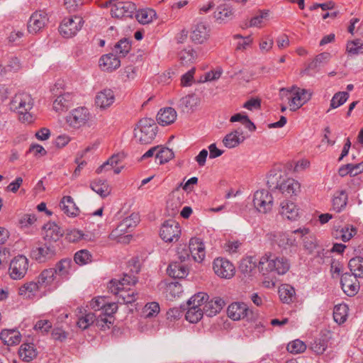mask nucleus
I'll use <instances>...</instances> for the list:
<instances>
[{"mask_svg":"<svg viewBox=\"0 0 363 363\" xmlns=\"http://www.w3.org/2000/svg\"><path fill=\"white\" fill-rule=\"evenodd\" d=\"M34 100L31 95L26 92L16 94L11 101V109L16 111L18 118L22 123H30L35 120V115L32 110Z\"/></svg>","mask_w":363,"mask_h":363,"instance_id":"1","label":"nucleus"},{"mask_svg":"<svg viewBox=\"0 0 363 363\" xmlns=\"http://www.w3.org/2000/svg\"><path fill=\"white\" fill-rule=\"evenodd\" d=\"M258 267L264 275L269 272L283 275L289 270L290 262L284 257H277L269 253L265 254L260 258Z\"/></svg>","mask_w":363,"mask_h":363,"instance_id":"2","label":"nucleus"},{"mask_svg":"<svg viewBox=\"0 0 363 363\" xmlns=\"http://www.w3.org/2000/svg\"><path fill=\"white\" fill-rule=\"evenodd\" d=\"M279 96L281 99L286 97L289 100L291 111H296L311 99L312 92L294 85L289 88L280 89Z\"/></svg>","mask_w":363,"mask_h":363,"instance_id":"3","label":"nucleus"},{"mask_svg":"<svg viewBox=\"0 0 363 363\" xmlns=\"http://www.w3.org/2000/svg\"><path fill=\"white\" fill-rule=\"evenodd\" d=\"M157 125L152 118H144L140 120L135 128V137L142 144L150 143L155 138Z\"/></svg>","mask_w":363,"mask_h":363,"instance_id":"4","label":"nucleus"},{"mask_svg":"<svg viewBox=\"0 0 363 363\" xmlns=\"http://www.w3.org/2000/svg\"><path fill=\"white\" fill-rule=\"evenodd\" d=\"M139 216L136 213H132L130 216L125 218L118 226L112 230L110 234L111 238L117 240L118 242H128L131 235H123L131 232L139 223Z\"/></svg>","mask_w":363,"mask_h":363,"instance_id":"5","label":"nucleus"},{"mask_svg":"<svg viewBox=\"0 0 363 363\" xmlns=\"http://www.w3.org/2000/svg\"><path fill=\"white\" fill-rule=\"evenodd\" d=\"M56 254V246L52 242H40L33 247L31 257L39 263L51 259Z\"/></svg>","mask_w":363,"mask_h":363,"instance_id":"6","label":"nucleus"},{"mask_svg":"<svg viewBox=\"0 0 363 363\" xmlns=\"http://www.w3.org/2000/svg\"><path fill=\"white\" fill-rule=\"evenodd\" d=\"M91 113L86 107H77L72 110L66 116L67 124L72 128L79 129L89 122Z\"/></svg>","mask_w":363,"mask_h":363,"instance_id":"7","label":"nucleus"},{"mask_svg":"<svg viewBox=\"0 0 363 363\" xmlns=\"http://www.w3.org/2000/svg\"><path fill=\"white\" fill-rule=\"evenodd\" d=\"M308 233L309 229L307 228H300L292 231L291 233L282 232L277 233L274 235V242L280 248L287 249L288 247L296 245V239L294 235L298 234L300 237H303L308 234Z\"/></svg>","mask_w":363,"mask_h":363,"instance_id":"8","label":"nucleus"},{"mask_svg":"<svg viewBox=\"0 0 363 363\" xmlns=\"http://www.w3.org/2000/svg\"><path fill=\"white\" fill-rule=\"evenodd\" d=\"M83 24V18L79 16L67 17L60 23L59 31L64 38H72L81 30Z\"/></svg>","mask_w":363,"mask_h":363,"instance_id":"9","label":"nucleus"},{"mask_svg":"<svg viewBox=\"0 0 363 363\" xmlns=\"http://www.w3.org/2000/svg\"><path fill=\"white\" fill-rule=\"evenodd\" d=\"M253 204L257 211L267 213L272 208L273 197L267 190H258L254 194Z\"/></svg>","mask_w":363,"mask_h":363,"instance_id":"10","label":"nucleus"},{"mask_svg":"<svg viewBox=\"0 0 363 363\" xmlns=\"http://www.w3.org/2000/svg\"><path fill=\"white\" fill-rule=\"evenodd\" d=\"M181 235L179 224L174 220L165 221L160 232V238L166 242L177 241Z\"/></svg>","mask_w":363,"mask_h":363,"instance_id":"11","label":"nucleus"},{"mask_svg":"<svg viewBox=\"0 0 363 363\" xmlns=\"http://www.w3.org/2000/svg\"><path fill=\"white\" fill-rule=\"evenodd\" d=\"M28 269V259L23 255L14 257L9 266V274L13 279H21L26 275Z\"/></svg>","mask_w":363,"mask_h":363,"instance_id":"12","label":"nucleus"},{"mask_svg":"<svg viewBox=\"0 0 363 363\" xmlns=\"http://www.w3.org/2000/svg\"><path fill=\"white\" fill-rule=\"evenodd\" d=\"M210 30V26L206 22L198 21L191 28L190 38L196 44H202L208 39Z\"/></svg>","mask_w":363,"mask_h":363,"instance_id":"13","label":"nucleus"},{"mask_svg":"<svg viewBox=\"0 0 363 363\" xmlns=\"http://www.w3.org/2000/svg\"><path fill=\"white\" fill-rule=\"evenodd\" d=\"M215 274L224 279H230L235 274V267L226 259L216 258L213 263Z\"/></svg>","mask_w":363,"mask_h":363,"instance_id":"14","label":"nucleus"},{"mask_svg":"<svg viewBox=\"0 0 363 363\" xmlns=\"http://www.w3.org/2000/svg\"><path fill=\"white\" fill-rule=\"evenodd\" d=\"M48 22L47 13L43 11L34 12L28 22V30L30 33L40 31Z\"/></svg>","mask_w":363,"mask_h":363,"instance_id":"15","label":"nucleus"},{"mask_svg":"<svg viewBox=\"0 0 363 363\" xmlns=\"http://www.w3.org/2000/svg\"><path fill=\"white\" fill-rule=\"evenodd\" d=\"M136 10L135 4L130 1H118L111 8V15L116 18L131 17Z\"/></svg>","mask_w":363,"mask_h":363,"instance_id":"16","label":"nucleus"},{"mask_svg":"<svg viewBox=\"0 0 363 363\" xmlns=\"http://www.w3.org/2000/svg\"><path fill=\"white\" fill-rule=\"evenodd\" d=\"M137 281L135 275L125 274L122 279H111L108 284V289L112 294L117 296L124 286L134 285Z\"/></svg>","mask_w":363,"mask_h":363,"instance_id":"17","label":"nucleus"},{"mask_svg":"<svg viewBox=\"0 0 363 363\" xmlns=\"http://www.w3.org/2000/svg\"><path fill=\"white\" fill-rule=\"evenodd\" d=\"M251 313L252 311L249 309L247 304L244 303H233L228 308V315L233 320L249 318Z\"/></svg>","mask_w":363,"mask_h":363,"instance_id":"18","label":"nucleus"},{"mask_svg":"<svg viewBox=\"0 0 363 363\" xmlns=\"http://www.w3.org/2000/svg\"><path fill=\"white\" fill-rule=\"evenodd\" d=\"M186 248L194 261L201 262L205 258V247L201 239L199 238H192L189 240V247Z\"/></svg>","mask_w":363,"mask_h":363,"instance_id":"19","label":"nucleus"},{"mask_svg":"<svg viewBox=\"0 0 363 363\" xmlns=\"http://www.w3.org/2000/svg\"><path fill=\"white\" fill-rule=\"evenodd\" d=\"M357 277L350 273H345L342 275L340 284L343 291L349 296H353L357 294L359 285L357 282Z\"/></svg>","mask_w":363,"mask_h":363,"instance_id":"20","label":"nucleus"},{"mask_svg":"<svg viewBox=\"0 0 363 363\" xmlns=\"http://www.w3.org/2000/svg\"><path fill=\"white\" fill-rule=\"evenodd\" d=\"M279 189L286 197L297 196L301 191V185L295 179L289 178L279 185Z\"/></svg>","mask_w":363,"mask_h":363,"instance_id":"21","label":"nucleus"},{"mask_svg":"<svg viewBox=\"0 0 363 363\" xmlns=\"http://www.w3.org/2000/svg\"><path fill=\"white\" fill-rule=\"evenodd\" d=\"M121 65L119 57L113 53L104 55L99 60V66L103 71L112 72Z\"/></svg>","mask_w":363,"mask_h":363,"instance_id":"22","label":"nucleus"},{"mask_svg":"<svg viewBox=\"0 0 363 363\" xmlns=\"http://www.w3.org/2000/svg\"><path fill=\"white\" fill-rule=\"evenodd\" d=\"M115 101L113 91L110 89H104L99 91L95 98V103L97 106L105 109L111 106Z\"/></svg>","mask_w":363,"mask_h":363,"instance_id":"23","label":"nucleus"},{"mask_svg":"<svg viewBox=\"0 0 363 363\" xmlns=\"http://www.w3.org/2000/svg\"><path fill=\"white\" fill-rule=\"evenodd\" d=\"M279 213L289 220H295L299 216L298 208L296 204L287 200L280 203Z\"/></svg>","mask_w":363,"mask_h":363,"instance_id":"24","label":"nucleus"},{"mask_svg":"<svg viewBox=\"0 0 363 363\" xmlns=\"http://www.w3.org/2000/svg\"><path fill=\"white\" fill-rule=\"evenodd\" d=\"M245 140L242 130L238 128L234 131L227 134L223 139V143L228 148H233L238 146Z\"/></svg>","mask_w":363,"mask_h":363,"instance_id":"25","label":"nucleus"},{"mask_svg":"<svg viewBox=\"0 0 363 363\" xmlns=\"http://www.w3.org/2000/svg\"><path fill=\"white\" fill-rule=\"evenodd\" d=\"M44 240L52 242L56 246V242L63 235V231L55 223H49L44 225Z\"/></svg>","mask_w":363,"mask_h":363,"instance_id":"26","label":"nucleus"},{"mask_svg":"<svg viewBox=\"0 0 363 363\" xmlns=\"http://www.w3.org/2000/svg\"><path fill=\"white\" fill-rule=\"evenodd\" d=\"M177 116V112L173 108L166 107L160 110L157 116V121L161 125H168L176 121Z\"/></svg>","mask_w":363,"mask_h":363,"instance_id":"27","label":"nucleus"},{"mask_svg":"<svg viewBox=\"0 0 363 363\" xmlns=\"http://www.w3.org/2000/svg\"><path fill=\"white\" fill-rule=\"evenodd\" d=\"M348 201V194L345 190H338L335 191L332 197L333 209L340 213L347 206Z\"/></svg>","mask_w":363,"mask_h":363,"instance_id":"28","label":"nucleus"},{"mask_svg":"<svg viewBox=\"0 0 363 363\" xmlns=\"http://www.w3.org/2000/svg\"><path fill=\"white\" fill-rule=\"evenodd\" d=\"M167 272L173 278L182 279L187 276L189 268L186 264L175 261L169 264Z\"/></svg>","mask_w":363,"mask_h":363,"instance_id":"29","label":"nucleus"},{"mask_svg":"<svg viewBox=\"0 0 363 363\" xmlns=\"http://www.w3.org/2000/svg\"><path fill=\"white\" fill-rule=\"evenodd\" d=\"M0 339L4 345L13 346L21 342V335L17 330L4 329L0 333Z\"/></svg>","mask_w":363,"mask_h":363,"instance_id":"30","label":"nucleus"},{"mask_svg":"<svg viewBox=\"0 0 363 363\" xmlns=\"http://www.w3.org/2000/svg\"><path fill=\"white\" fill-rule=\"evenodd\" d=\"M225 306L224 301L216 297L209 301H206L203 307V313L208 317H212L218 313Z\"/></svg>","mask_w":363,"mask_h":363,"instance_id":"31","label":"nucleus"},{"mask_svg":"<svg viewBox=\"0 0 363 363\" xmlns=\"http://www.w3.org/2000/svg\"><path fill=\"white\" fill-rule=\"evenodd\" d=\"M199 103V99L194 94L186 95L179 99L177 106L182 112H189L194 110Z\"/></svg>","mask_w":363,"mask_h":363,"instance_id":"32","label":"nucleus"},{"mask_svg":"<svg viewBox=\"0 0 363 363\" xmlns=\"http://www.w3.org/2000/svg\"><path fill=\"white\" fill-rule=\"evenodd\" d=\"M234 16V12L233 8L227 4H221L217 7L216 11L214 12V17L216 21L220 23H225L231 19Z\"/></svg>","mask_w":363,"mask_h":363,"instance_id":"33","label":"nucleus"},{"mask_svg":"<svg viewBox=\"0 0 363 363\" xmlns=\"http://www.w3.org/2000/svg\"><path fill=\"white\" fill-rule=\"evenodd\" d=\"M38 283L32 281L27 282L18 288V295L26 299L33 298L40 290Z\"/></svg>","mask_w":363,"mask_h":363,"instance_id":"34","label":"nucleus"},{"mask_svg":"<svg viewBox=\"0 0 363 363\" xmlns=\"http://www.w3.org/2000/svg\"><path fill=\"white\" fill-rule=\"evenodd\" d=\"M73 95L69 92L60 94L53 101V109L57 111H63L72 104Z\"/></svg>","mask_w":363,"mask_h":363,"instance_id":"35","label":"nucleus"},{"mask_svg":"<svg viewBox=\"0 0 363 363\" xmlns=\"http://www.w3.org/2000/svg\"><path fill=\"white\" fill-rule=\"evenodd\" d=\"M72 261L71 259L65 258L59 261L54 269L55 274L61 278H67L72 272Z\"/></svg>","mask_w":363,"mask_h":363,"instance_id":"36","label":"nucleus"},{"mask_svg":"<svg viewBox=\"0 0 363 363\" xmlns=\"http://www.w3.org/2000/svg\"><path fill=\"white\" fill-rule=\"evenodd\" d=\"M60 206L62 211L68 216L74 217L79 214V209L76 206L73 199L69 196L62 198Z\"/></svg>","mask_w":363,"mask_h":363,"instance_id":"37","label":"nucleus"},{"mask_svg":"<svg viewBox=\"0 0 363 363\" xmlns=\"http://www.w3.org/2000/svg\"><path fill=\"white\" fill-rule=\"evenodd\" d=\"M18 354L22 360L29 362L36 357L38 352L33 343H23L18 350Z\"/></svg>","mask_w":363,"mask_h":363,"instance_id":"38","label":"nucleus"},{"mask_svg":"<svg viewBox=\"0 0 363 363\" xmlns=\"http://www.w3.org/2000/svg\"><path fill=\"white\" fill-rule=\"evenodd\" d=\"M90 187L94 192L102 198L108 196L111 191V189L106 180H94L91 182Z\"/></svg>","mask_w":363,"mask_h":363,"instance_id":"39","label":"nucleus"},{"mask_svg":"<svg viewBox=\"0 0 363 363\" xmlns=\"http://www.w3.org/2000/svg\"><path fill=\"white\" fill-rule=\"evenodd\" d=\"M138 295L133 289H126L124 286L117 295L118 302L121 304L132 303L137 300Z\"/></svg>","mask_w":363,"mask_h":363,"instance_id":"40","label":"nucleus"},{"mask_svg":"<svg viewBox=\"0 0 363 363\" xmlns=\"http://www.w3.org/2000/svg\"><path fill=\"white\" fill-rule=\"evenodd\" d=\"M279 295L284 303H290L295 299V289L289 284L281 285L279 289Z\"/></svg>","mask_w":363,"mask_h":363,"instance_id":"41","label":"nucleus"},{"mask_svg":"<svg viewBox=\"0 0 363 363\" xmlns=\"http://www.w3.org/2000/svg\"><path fill=\"white\" fill-rule=\"evenodd\" d=\"M55 272L53 268L44 269L38 276L35 282L38 283L40 289L45 287L52 284L55 279Z\"/></svg>","mask_w":363,"mask_h":363,"instance_id":"42","label":"nucleus"},{"mask_svg":"<svg viewBox=\"0 0 363 363\" xmlns=\"http://www.w3.org/2000/svg\"><path fill=\"white\" fill-rule=\"evenodd\" d=\"M349 268L354 277H363V258L356 257L351 259L348 264Z\"/></svg>","mask_w":363,"mask_h":363,"instance_id":"43","label":"nucleus"},{"mask_svg":"<svg viewBox=\"0 0 363 363\" xmlns=\"http://www.w3.org/2000/svg\"><path fill=\"white\" fill-rule=\"evenodd\" d=\"M79 313H82V315L79 317L77 323V325L79 328L82 330H86L92 324H94V320H96V313L89 312L84 314L82 313V308H79Z\"/></svg>","mask_w":363,"mask_h":363,"instance_id":"44","label":"nucleus"},{"mask_svg":"<svg viewBox=\"0 0 363 363\" xmlns=\"http://www.w3.org/2000/svg\"><path fill=\"white\" fill-rule=\"evenodd\" d=\"M197 57L196 51L191 48L181 50L179 53L180 63L183 65H187L195 62Z\"/></svg>","mask_w":363,"mask_h":363,"instance_id":"45","label":"nucleus"},{"mask_svg":"<svg viewBox=\"0 0 363 363\" xmlns=\"http://www.w3.org/2000/svg\"><path fill=\"white\" fill-rule=\"evenodd\" d=\"M203 314L204 313L203 308L191 306V305H188V309L185 317L186 320L189 322L191 323H196L201 319Z\"/></svg>","mask_w":363,"mask_h":363,"instance_id":"46","label":"nucleus"},{"mask_svg":"<svg viewBox=\"0 0 363 363\" xmlns=\"http://www.w3.org/2000/svg\"><path fill=\"white\" fill-rule=\"evenodd\" d=\"M347 313L348 307L346 304L336 305L333 310L334 320L339 324L343 323L347 319Z\"/></svg>","mask_w":363,"mask_h":363,"instance_id":"47","label":"nucleus"},{"mask_svg":"<svg viewBox=\"0 0 363 363\" xmlns=\"http://www.w3.org/2000/svg\"><path fill=\"white\" fill-rule=\"evenodd\" d=\"M131 44L127 38L120 40L114 46L113 52L119 57H125L130 50Z\"/></svg>","mask_w":363,"mask_h":363,"instance_id":"48","label":"nucleus"},{"mask_svg":"<svg viewBox=\"0 0 363 363\" xmlns=\"http://www.w3.org/2000/svg\"><path fill=\"white\" fill-rule=\"evenodd\" d=\"M330 54L329 52H322L318 55L308 65V69H316L320 66L328 63L330 59Z\"/></svg>","mask_w":363,"mask_h":363,"instance_id":"49","label":"nucleus"},{"mask_svg":"<svg viewBox=\"0 0 363 363\" xmlns=\"http://www.w3.org/2000/svg\"><path fill=\"white\" fill-rule=\"evenodd\" d=\"M232 123L240 122L245 128L248 129L250 132L255 130V125L249 119L248 116L242 113H236L232 116L230 118Z\"/></svg>","mask_w":363,"mask_h":363,"instance_id":"50","label":"nucleus"},{"mask_svg":"<svg viewBox=\"0 0 363 363\" xmlns=\"http://www.w3.org/2000/svg\"><path fill=\"white\" fill-rule=\"evenodd\" d=\"M155 17L156 12L155 10L151 9H140L136 14L138 21L143 24L151 22Z\"/></svg>","mask_w":363,"mask_h":363,"instance_id":"51","label":"nucleus"},{"mask_svg":"<svg viewBox=\"0 0 363 363\" xmlns=\"http://www.w3.org/2000/svg\"><path fill=\"white\" fill-rule=\"evenodd\" d=\"M114 322L113 316H105L101 314H96V320L94 324L102 330L109 329Z\"/></svg>","mask_w":363,"mask_h":363,"instance_id":"52","label":"nucleus"},{"mask_svg":"<svg viewBox=\"0 0 363 363\" xmlns=\"http://www.w3.org/2000/svg\"><path fill=\"white\" fill-rule=\"evenodd\" d=\"M174 157V152L172 150L158 146L157 152H156V160H159L160 164H164L169 162Z\"/></svg>","mask_w":363,"mask_h":363,"instance_id":"53","label":"nucleus"},{"mask_svg":"<svg viewBox=\"0 0 363 363\" xmlns=\"http://www.w3.org/2000/svg\"><path fill=\"white\" fill-rule=\"evenodd\" d=\"M208 299V296L204 292H199L194 294L188 301L187 304L191 305V306H196V308H201L203 306Z\"/></svg>","mask_w":363,"mask_h":363,"instance_id":"54","label":"nucleus"},{"mask_svg":"<svg viewBox=\"0 0 363 363\" xmlns=\"http://www.w3.org/2000/svg\"><path fill=\"white\" fill-rule=\"evenodd\" d=\"M346 50L351 55L363 53V45L359 39L350 40L347 43Z\"/></svg>","mask_w":363,"mask_h":363,"instance_id":"55","label":"nucleus"},{"mask_svg":"<svg viewBox=\"0 0 363 363\" xmlns=\"http://www.w3.org/2000/svg\"><path fill=\"white\" fill-rule=\"evenodd\" d=\"M303 238V247L308 253H313L318 247V242L315 236L307 234Z\"/></svg>","mask_w":363,"mask_h":363,"instance_id":"56","label":"nucleus"},{"mask_svg":"<svg viewBox=\"0 0 363 363\" xmlns=\"http://www.w3.org/2000/svg\"><path fill=\"white\" fill-rule=\"evenodd\" d=\"M74 259L76 264L84 265L91 261V255L88 250H82L75 253Z\"/></svg>","mask_w":363,"mask_h":363,"instance_id":"57","label":"nucleus"},{"mask_svg":"<svg viewBox=\"0 0 363 363\" xmlns=\"http://www.w3.org/2000/svg\"><path fill=\"white\" fill-rule=\"evenodd\" d=\"M349 98V94L346 91L337 92L332 98L330 108H336L342 106Z\"/></svg>","mask_w":363,"mask_h":363,"instance_id":"58","label":"nucleus"},{"mask_svg":"<svg viewBox=\"0 0 363 363\" xmlns=\"http://www.w3.org/2000/svg\"><path fill=\"white\" fill-rule=\"evenodd\" d=\"M287 350L291 354H299L303 352L306 349V344L300 340H295L287 345Z\"/></svg>","mask_w":363,"mask_h":363,"instance_id":"59","label":"nucleus"},{"mask_svg":"<svg viewBox=\"0 0 363 363\" xmlns=\"http://www.w3.org/2000/svg\"><path fill=\"white\" fill-rule=\"evenodd\" d=\"M160 312V306L157 302L147 303L143 308V314L145 318L156 316Z\"/></svg>","mask_w":363,"mask_h":363,"instance_id":"60","label":"nucleus"},{"mask_svg":"<svg viewBox=\"0 0 363 363\" xmlns=\"http://www.w3.org/2000/svg\"><path fill=\"white\" fill-rule=\"evenodd\" d=\"M328 347V341L325 339H316L311 343V349L317 354H322Z\"/></svg>","mask_w":363,"mask_h":363,"instance_id":"61","label":"nucleus"},{"mask_svg":"<svg viewBox=\"0 0 363 363\" xmlns=\"http://www.w3.org/2000/svg\"><path fill=\"white\" fill-rule=\"evenodd\" d=\"M341 239L343 242L349 241L357 233V229L352 225H347L342 228Z\"/></svg>","mask_w":363,"mask_h":363,"instance_id":"62","label":"nucleus"},{"mask_svg":"<svg viewBox=\"0 0 363 363\" xmlns=\"http://www.w3.org/2000/svg\"><path fill=\"white\" fill-rule=\"evenodd\" d=\"M84 3V0H65V6L69 12L77 11Z\"/></svg>","mask_w":363,"mask_h":363,"instance_id":"63","label":"nucleus"},{"mask_svg":"<svg viewBox=\"0 0 363 363\" xmlns=\"http://www.w3.org/2000/svg\"><path fill=\"white\" fill-rule=\"evenodd\" d=\"M117 310L118 306L116 303H106L104 307L100 311V314L105 316H113Z\"/></svg>","mask_w":363,"mask_h":363,"instance_id":"64","label":"nucleus"}]
</instances>
